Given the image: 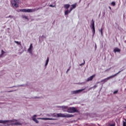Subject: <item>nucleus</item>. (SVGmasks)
<instances>
[{
    "label": "nucleus",
    "instance_id": "obj_1",
    "mask_svg": "<svg viewBox=\"0 0 126 126\" xmlns=\"http://www.w3.org/2000/svg\"><path fill=\"white\" fill-rule=\"evenodd\" d=\"M42 8H35L34 9H20L19 11L20 12H35L39 9H41Z\"/></svg>",
    "mask_w": 126,
    "mask_h": 126
},
{
    "label": "nucleus",
    "instance_id": "obj_2",
    "mask_svg": "<svg viewBox=\"0 0 126 126\" xmlns=\"http://www.w3.org/2000/svg\"><path fill=\"white\" fill-rule=\"evenodd\" d=\"M58 118H71L73 117V115L68 114H62L58 113L57 114Z\"/></svg>",
    "mask_w": 126,
    "mask_h": 126
},
{
    "label": "nucleus",
    "instance_id": "obj_3",
    "mask_svg": "<svg viewBox=\"0 0 126 126\" xmlns=\"http://www.w3.org/2000/svg\"><path fill=\"white\" fill-rule=\"evenodd\" d=\"M19 3H20V0H11V4L13 7H19Z\"/></svg>",
    "mask_w": 126,
    "mask_h": 126
},
{
    "label": "nucleus",
    "instance_id": "obj_4",
    "mask_svg": "<svg viewBox=\"0 0 126 126\" xmlns=\"http://www.w3.org/2000/svg\"><path fill=\"white\" fill-rule=\"evenodd\" d=\"M121 71H120L119 72H118V73H117L116 74L113 75H112V76H110L103 80H102L101 81V82H107V81H108V80H109V79H110V78H113L114 77H115V76H117V75H118V74H119V73H120L121 72Z\"/></svg>",
    "mask_w": 126,
    "mask_h": 126
},
{
    "label": "nucleus",
    "instance_id": "obj_5",
    "mask_svg": "<svg viewBox=\"0 0 126 126\" xmlns=\"http://www.w3.org/2000/svg\"><path fill=\"white\" fill-rule=\"evenodd\" d=\"M67 113H77L78 110L75 107H69L67 110Z\"/></svg>",
    "mask_w": 126,
    "mask_h": 126
},
{
    "label": "nucleus",
    "instance_id": "obj_6",
    "mask_svg": "<svg viewBox=\"0 0 126 126\" xmlns=\"http://www.w3.org/2000/svg\"><path fill=\"white\" fill-rule=\"evenodd\" d=\"M85 89H83L81 90H78L72 91L71 94H78V93H81V92H82V91H84Z\"/></svg>",
    "mask_w": 126,
    "mask_h": 126
},
{
    "label": "nucleus",
    "instance_id": "obj_7",
    "mask_svg": "<svg viewBox=\"0 0 126 126\" xmlns=\"http://www.w3.org/2000/svg\"><path fill=\"white\" fill-rule=\"evenodd\" d=\"M10 122H13V123L11 124V126H21L22 125L20 122H14V121L12 120L10 121Z\"/></svg>",
    "mask_w": 126,
    "mask_h": 126
},
{
    "label": "nucleus",
    "instance_id": "obj_8",
    "mask_svg": "<svg viewBox=\"0 0 126 126\" xmlns=\"http://www.w3.org/2000/svg\"><path fill=\"white\" fill-rule=\"evenodd\" d=\"M95 75H96L94 74L90 76V77L88 78L87 80H86L87 82H88V81H92V80H93V78L95 77Z\"/></svg>",
    "mask_w": 126,
    "mask_h": 126
},
{
    "label": "nucleus",
    "instance_id": "obj_9",
    "mask_svg": "<svg viewBox=\"0 0 126 126\" xmlns=\"http://www.w3.org/2000/svg\"><path fill=\"white\" fill-rule=\"evenodd\" d=\"M62 108L63 111L64 112H67V109H68V107H67V106H62Z\"/></svg>",
    "mask_w": 126,
    "mask_h": 126
},
{
    "label": "nucleus",
    "instance_id": "obj_10",
    "mask_svg": "<svg viewBox=\"0 0 126 126\" xmlns=\"http://www.w3.org/2000/svg\"><path fill=\"white\" fill-rule=\"evenodd\" d=\"M91 25H92V26H91V28H95V22L94 21L93 19L92 20Z\"/></svg>",
    "mask_w": 126,
    "mask_h": 126
},
{
    "label": "nucleus",
    "instance_id": "obj_11",
    "mask_svg": "<svg viewBox=\"0 0 126 126\" xmlns=\"http://www.w3.org/2000/svg\"><path fill=\"white\" fill-rule=\"evenodd\" d=\"M7 123H9V120H0V124H5Z\"/></svg>",
    "mask_w": 126,
    "mask_h": 126
},
{
    "label": "nucleus",
    "instance_id": "obj_12",
    "mask_svg": "<svg viewBox=\"0 0 126 126\" xmlns=\"http://www.w3.org/2000/svg\"><path fill=\"white\" fill-rule=\"evenodd\" d=\"M71 7L70 9L69 10V12H71V11L72 10V9H73V8H75V7H76V4H74L71 5Z\"/></svg>",
    "mask_w": 126,
    "mask_h": 126
},
{
    "label": "nucleus",
    "instance_id": "obj_13",
    "mask_svg": "<svg viewBox=\"0 0 126 126\" xmlns=\"http://www.w3.org/2000/svg\"><path fill=\"white\" fill-rule=\"evenodd\" d=\"M114 53H120L121 52V49H120L119 48L116 47L114 50Z\"/></svg>",
    "mask_w": 126,
    "mask_h": 126
},
{
    "label": "nucleus",
    "instance_id": "obj_14",
    "mask_svg": "<svg viewBox=\"0 0 126 126\" xmlns=\"http://www.w3.org/2000/svg\"><path fill=\"white\" fill-rule=\"evenodd\" d=\"M42 120H44L45 121H54V120H55V119H53V118H42Z\"/></svg>",
    "mask_w": 126,
    "mask_h": 126
},
{
    "label": "nucleus",
    "instance_id": "obj_15",
    "mask_svg": "<svg viewBox=\"0 0 126 126\" xmlns=\"http://www.w3.org/2000/svg\"><path fill=\"white\" fill-rule=\"evenodd\" d=\"M69 6H70V5L68 4H66L64 5V8H66V9H68V8H69Z\"/></svg>",
    "mask_w": 126,
    "mask_h": 126
},
{
    "label": "nucleus",
    "instance_id": "obj_16",
    "mask_svg": "<svg viewBox=\"0 0 126 126\" xmlns=\"http://www.w3.org/2000/svg\"><path fill=\"white\" fill-rule=\"evenodd\" d=\"M22 18H23V19H27V20H29V19H28V16H26L25 15H23L22 16Z\"/></svg>",
    "mask_w": 126,
    "mask_h": 126
},
{
    "label": "nucleus",
    "instance_id": "obj_17",
    "mask_svg": "<svg viewBox=\"0 0 126 126\" xmlns=\"http://www.w3.org/2000/svg\"><path fill=\"white\" fill-rule=\"evenodd\" d=\"M69 13H70V12H69L68 10H67L64 12L65 15H67V14H68Z\"/></svg>",
    "mask_w": 126,
    "mask_h": 126
},
{
    "label": "nucleus",
    "instance_id": "obj_18",
    "mask_svg": "<svg viewBox=\"0 0 126 126\" xmlns=\"http://www.w3.org/2000/svg\"><path fill=\"white\" fill-rule=\"evenodd\" d=\"M49 63V57L47 58V60H46V62L45 63V66H47V65H48V63Z\"/></svg>",
    "mask_w": 126,
    "mask_h": 126
},
{
    "label": "nucleus",
    "instance_id": "obj_19",
    "mask_svg": "<svg viewBox=\"0 0 126 126\" xmlns=\"http://www.w3.org/2000/svg\"><path fill=\"white\" fill-rule=\"evenodd\" d=\"M91 29L93 32V35H94L95 34V28H91Z\"/></svg>",
    "mask_w": 126,
    "mask_h": 126
},
{
    "label": "nucleus",
    "instance_id": "obj_20",
    "mask_svg": "<svg viewBox=\"0 0 126 126\" xmlns=\"http://www.w3.org/2000/svg\"><path fill=\"white\" fill-rule=\"evenodd\" d=\"M99 31L101 33V35L103 36V28H101L100 30H99Z\"/></svg>",
    "mask_w": 126,
    "mask_h": 126
},
{
    "label": "nucleus",
    "instance_id": "obj_21",
    "mask_svg": "<svg viewBox=\"0 0 126 126\" xmlns=\"http://www.w3.org/2000/svg\"><path fill=\"white\" fill-rule=\"evenodd\" d=\"M14 43H16V44H17V45H20V46H21V42L15 41Z\"/></svg>",
    "mask_w": 126,
    "mask_h": 126
},
{
    "label": "nucleus",
    "instance_id": "obj_22",
    "mask_svg": "<svg viewBox=\"0 0 126 126\" xmlns=\"http://www.w3.org/2000/svg\"><path fill=\"white\" fill-rule=\"evenodd\" d=\"M5 53V52L3 51V50H1V54L0 55V57H1V56H3L4 54Z\"/></svg>",
    "mask_w": 126,
    "mask_h": 126
},
{
    "label": "nucleus",
    "instance_id": "obj_23",
    "mask_svg": "<svg viewBox=\"0 0 126 126\" xmlns=\"http://www.w3.org/2000/svg\"><path fill=\"white\" fill-rule=\"evenodd\" d=\"M36 117H37V116H36V115H34V116L32 117V121L35 120L36 119Z\"/></svg>",
    "mask_w": 126,
    "mask_h": 126
},
{
    "label": "nucleus",
    "instance_id": "obj_24",
    "mask_svg": "<svg viewBox=\"0 0 126 126\" xmlns=\"http://www.w3.org/2000/svg\"><path fill=\"white\" fill-rule=\"evenodd\" d=\"M28 51L29 52V53H30V54H32V49H30V48H29L28 50Z\"/></svg>",
    "mask_w": 126,
    "mask_h": 126
},
{
    "label": "nucleus",
    "instance_id": "obj_25",
    "mask_svg": "<svg viewBox=\"0 0 126 126\" xmlns=\"http://www.w3.org/2000/svg\"><path fill=\"white\" fill-rule=\"evenodd\" d=\"M49 6L50 7H56V3H55L54 5L50 4V5H49Z\"/></svg>",
    "mask_w": 126,
    "mask_h": 126
},
{
    "label": "nucleus",
    "instance_id": "obj_26",
    "mask_svg": "<svg viewBox=\"0 0 126 126\" xmlns=\"http://www.w3.org/2000/svg\"><path fill=\"white\" fill-rule=\"evenodd\" d=\"M118 92H119V91H118V90L115 91L113 92V94H117Z\"/></svg>",
    "mask_w": 126,
    "mask_h": 126
},
{
    "label": "nucleus",
    "instance_id": "obj_27",
    "mask_svg": "<svg viewBox=\"0 0 126 126\" xmlns=\"http://www.w3.org/2000/svg\"><path fill=\"white\" fill-rule=\"evenodd\" d=\"M33 122H35V123H36V124H38L39 123V121H38L37 120V119H36L33 121Z\"/></svg>",
    "mask_w": 126,
    "mask_h": 126
},
{
    "label": "nucleus",
    "instance_id": "obj_28",
    "mask_svg": "<svg viewBox=\"0 0 126 126\" xmlns=\"http://www.w3.org/2000/svg\"><path fill=\"white\" fill-rule=\"evenodd\" d=\"M111 4H112V5H113V6H115V5H116V2H111Z\"/></svg>",
    "mask_w": 126,
    "mask_h": 126
},
{
    "label": "nucleus",
    "instance_id": "obj_29",
    "mask_svg": "<svg viewBox=\"0 0 126 126\" xmlns=\"http://www.w3.org/2000/svg\"><path fill=\"white\" fill-rule=\"evenodd\" d=\"M33 46H32V43L31 44L29 49L32 50Z\"/></svg>",
    "mask_w": 126,
    "mask_h": 126
},
{
    "label": "nucleus",
    "instance_id": "obj_30",
    "mask_svg": "<svg viewBox=\"0 0 126 126\" xmlns=\"http://www.w3.org/2000/svg\"><path fill=\"white\" fill-rule=\"evenodd\" d=\"M123 126H126V123L125 121H123Z\"/></svg>",
    "mask_w": 126,
    "mask_h": 126
},
{
    "label": "nucleus",
    "instance_id": "obj_31",
    "mask_svg": "<svg viewBox=\"0 0 126 126\" xmlns=\"http://www.w3.org/2000/svg\"><path fill=\"white\" fill-rule=\"evenodd\" d=\"M110 69H111V68H109L106 70H105V72H106V71H109V70H110Z\"/></svg>",
    "mask_w": 126,
    "mask_h": 126
},
{
    "label": "nucleus",
    "instance_id": "obj_32",
    "mask_svg": "<svg viewBox=\"0 0 126 126\" xmlns=\"http://www.w3.org/2000/svg\"><path fill=\"white\" fill-rule=\"evenodd\" d=\"M116 126V124H115V123H113V124H111V125H110V126Z\"/></svg>",
    "mask_w": 126,
    "mask_h": 126
},
{
    "label": "nucleus",
    "instance_id": "obj_33",
    "mask_svg": "<svg viewBox=\"0 0 126 126\" xmlns=\"http://www.w3.org/2000/svg\"><path fill=\"white\" fill-rule=\"evenodd\" d=\"M97 87V85H94L93 88H96Z\"/></svg>",
    "mask_w": 126,
    "mask_h": 126
},
{
    "label": "nucleus",
    "instance_id": "obj_34",
    "mask_svg": "<svg viewBox=\"0 0 126 126\" xmlns=\"http://www.w3.org/2000/svg\"><path fill=\"white\" fill-rule=\"evenodd\" d=\"M68 71H69V69H68L66 71V72H68Z\"/></svg>",
    "mask_w": 126,
    "mask_h": 126
},
{
    "label": "nucleus",
    "instance_id": "obj_35",
    "mask_svg": "<svg viewBox=\"0 0 126 126\" xmlns=\"http://www.w3.org/2000/svg\"><path fill=\"white\" fill-rule=\"evenodd\" d=\"M95 48L96 49V48H97V45L96 44H95Z\"/></svg>",
    "mask_w": 126,
    "mask_h": 126
},
{
    "label": "nucleus",
    "instance_id": "obj_36",
    "mask_svg": "<svg viewBox=\"0 0 126 126\" xmlns=\"http://www.w3.org/2000/svg\"><path fill=\"white\" fill-rule=\"evenodd\" d=\"M11 15H9L8 17H11Z\"/></svg>",
    "mask_w": 126,
    "mask_h": 126
},
{
    "label": "nucleus",
    "instance_id": "obj_37",
    "mask_svg": "<svg viewBox=\"0 0 126 126\" xmlns=\"http://www.w3.org/2000/svg\"><path fill=\"white\" fill-rule=\"evenodd\" d=\"M84 63H85V62H84V63H82V64H84Z\"/></svg>",
    "mask_w": 126,
    "mask_h": 126
},
{
    "label": "nucleus",
    "instance_id": "obj_38",
    "mask_svg": "<svg viewBox=\"0 0 126 126\" xmlns=\"http://www.w3.org/2000/svg\"><path fill=\"white\" fill-rule=\"evenodd\" d=\"M54 117H56V115H53Z\"/></svg>",
    "mask_w": 126,
    "mask_h": 126
},
{
    "label": "nucleus",
    "instance_id": "obj_39",
    "mask_svg": "<svg viewBox=\"0 0 126 126\" xmlns=\"http://www.w3.org/2000/svg\"><path fill=\"white\" fill-rule=\"evenodd\" d=\"M110 9H111V7H109Z\"/></svg>",
    "mask_w": 126,
    "mask_h": 126
}]
</instances>
